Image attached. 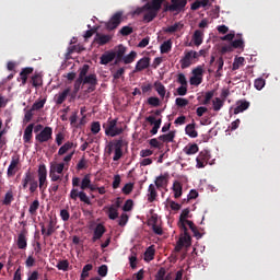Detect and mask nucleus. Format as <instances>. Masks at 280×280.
I'll use <instances>...</instances> for the list:
<instances>
[{
  "mask_svg": "<svg viewBox=\"0 0 280 280\" xmlns=\"http://www.w3.org/2000/svg\"><path fill=\"white\" fill-rule=\"evenodd\" d=\"M54 139V129L51 127H44V129L35 136L37 143H47Z\"/></svg>",
  "mask_w": 280,
  "mask_h": 280,
  "instance_id": "obj_6",
  "label": "nucleus"
},
{
  "mask_svg": "<svg viewBox=\"0 0 280 280\" xmlns=\"http://www.w3.org/2000/svg\"><path fill=\"white\" fill-rule=\"evenodd\" d=\"M58 270H63V272H67L69 270V260H60L57 264Z\"/></svg>",
  "mask_w": 280,
  "mask_h": 280,
  "instance_id": "obj_55",
  "label": "nucleus"
},
{
  "mask_svg": "<svg viewBox=\"0 0 280 280\" xmlns=\"http://www.w3.org/2000/svg\"><path fill=\"white\" fill-rule=\"evenodd\" d=\"M145 121H148L151 126L159 129V128H161V124L163 120L161 118L156 120V118L154 116H148L145 118Z\"/></svg>",
  "mask_w": 280,
  "mask_h": 280,
  "instance_id": "obj_41",
  "label": "nucleus"
},
{
  "mask_svg": "<svg viewBox=\"0 0 280 280\" xmlns=\"http://www.w3.org/2000/svg\"><path fill=\"white\" fill-rule=\"evenodd\" d=\"M83 84H97V75L96 74H90L88 77H84L82 79Z\"/></svg>",
  "mask_w": 280,
  "mask_h": 280,
  "instance_id": "obj_43",
  "label": "nucleus"
},
{
  "mask_svg": "<svg viewBox=\"0 0 280 280\" xmlns=\"http://www.w3.org/2000/svg\"><path fill=\"white\" fill-rule=\"evenodd\" d=\"M171 4L172 10L179 14V12H183L187 7V0H171Z\"/></svg>",
  "mask_w": 280,
  "mask_h": 280,
  "instance_id": "obj_18",
  "label": "nucleus"
},
{
  "mask_svg": "<svg viewBox=\"0 0 280 280\" xmlns=\"http://www.w3.org/2000/svg\"><path fill=\"white\" fill-rule=\"evenodd\" d=\"M209 5V0H196L191 7L190 10H200V8H207Z\"/></svg>",
  "mask_w": 280,
  "mask_h": 280,
  "instance_id": "obj_35",
  "label": "nucleus"
},
{
  "mask_svg": "<svg viewBox=\"0 0 280 280\" xmlns=\"http://www.w3.org/2000/svg\"><path fill=\"white\" fill-rule=\"evenodd\" d=\"M149 106H153L154 108L161 106V98L156 96H151L148 98Z\"/></svg>",
  "mask_w": 280,
  "mask_h": 280,
  "instance_id": "obj_48",
  "label": "nucleus"
},
{
  "mask_svg": "<svg viewBox=\"0 0 280 280\" xmlns=\"http://www.w3.org/2000/svg\"><path fill=\"white\" fill-rule=\"evenodd\" d=\"M13 201H14V192H12V190L7 191L4 199L2 201V205H4L5 207H10V205H12Z\"/></svg>",
  "mask_w": 280,
  "mask_h": 280,
  "instance_id": "obj_38",
  "label": "nucleus"
},
{
  "mask_svg": "<svg viewBox=\"0 0 280 280\" xmlns=\"http://www.w3.org/2000/svg\"><path fill=\"white\" fill-rule=\"evenodd\" d=\"M106 137H119L124 135V129L117 126V119H108L107 124L103 125Z\"/></svg>",
  "mask_w": 280,
  "mask_h": 280,
  "instance_id": "obj_2",
  "label": "nucleus"
},
{
  "mask_svg": "<svg viewBox=\"0 0 280 280\" xmlns=\"http://www.w3.org/2000/svg\"><path fill=\"white\" fill-rule=\"evenodd\" d=\"M184 54V57L179 60V65L182 69H188V67L194 65V61L196 62L198 60V51L189 50L185 51Z\"/></svg>",
  "mask_w": 280,
  "mask_h": 280,
  "instance_id": "obj_4",
  "label": "nucleus"
},
{
  "mask_svg": "<svg viewBox=\"0 0 280 280\" xmlns=\"http://www.w3.org/2000/svg\"><path fill=\"white\" fill-rule=\"evenodd\" d=\"M232 45V49H244V39L238 38V39H234L231 43Z\"/></svg>",
  "mask_w": 280,
  "mask_h": 280,
  "instance_id": "obj_49",
  "label": "nucleus"
},
{
  "mask_svg": "<svg viewBox=\"0 0 280 280\" xmlns=\"http://www.w3.org/2000/svg\"><path fill=\"white\" fill-rule=\"evenodd\" d=\"M47 103V98H43L40 101H36L31 107L32 110H40V108H45V104Z\"/></svg>",
  "mask_w": 280,
  "mask_h": 280,
  "instance_id": "obj_44",
  "label": "nucleus"
},
{
  "mask_svg": "<svg viewBox=\"0 0 280 280\" xmlns=\"http://www.w3.org/2000/svg\"><path fill=\"white\" fill-rule=\"evenodd\" d=\"M21 163V155L14 154L11 158V163L7 171L8 178H12V176H16V172H19V165Z\"/></svg>",
  "mask_w": 280,
  "mask_h": 280,
  "instance_id": "obj_8",
  "label": "nucleus"
},
{
  "mask_svg": "<svg viewBox=\"0 0 280 280\" xmlns=\"http://www.w3.org/2000/svg\"><path fill=\"white\" fill-rule=\"evenodd\" d=\"M104 233H106V226L104 224L98 223L93 232L92 242H97V240H102L104 237Z\"/></svg>",
  "mask_w": 280,
  "mask_h": 280,
  "instance_id": "obj_16",
  "label": "nucleus"
},
{
  "mask_svg": "<svg viewBox=\"0 0 280 280\" xmlns=\"http://www.w3.org/2000/svg\"><path fill=\"white\" fill-rule=\"evenodd\" d=\"M179 229L183 231L184 235L179 237L178 242H182L183 246L189 248L191 246V236L187 232V225L179 224Z\"/></svg>",
  "mask_w": 280,
  "mask_h": 280,
  "instance_id": "obj_14",
  "label": "nucleus"
},
{
  "mask_svg": "<svg viewBox=\"0 0 280 280\" xmlns=\"http://www.w3.org/2000/svg\"><path fill=\"white\" fill-rule=\"evenodd\" d=\"M135 188V185H132V183L126 184L122 187V194H125L126 196H128L129 194L132 192V189Z\"/></svg>",
  "mask_w": 280,
  "mask_h": 280,
  "instance_id": "obj_64",
  "label": "nucleus"
},
{
  "mask_svg": "<svg viewBox=\"0 0 280 280\" xmlns=\"http://www.w3.org/2000/svg\"><path fill=\"white\" fill-rule=\"evenodd\" d=\"M185 132L191 139H196V137H198V131H196V125L195 124L187 125L186 128H185Z\"/></svg>",
  "mask_w": 280,
  "mask_h": 280,
  "instance_id": "obj_29",
  "label": "nucleus"
},
{
  "mask_svg": "<svg viewBox=\"0 0 280 280\" xmlns=\"http://www.w3.org/2000/svg\"><path fill=\"white\" fill-rule=\"evenodd\" d=\"M94 43H97V45H101V46L106 45L107 43H110V36L96 33Z\"/></svg>",
  "mask_w": 280,
  "mask_h": 280,
  "instance_id": "obj_25",
  "label": "nucleus"
},
{
  "mask_svg": "<svg viewBox=\"0 0 280 280\" xmlns=\"http://www.w3.org/2000/svg\"><path fill=\"white\" fill-rule=\"evenodd\" d=\"M155 253L156 252L154 250V247H148L147 250L144 252V261H152V259H154Z\"/></svg>",
  "mask_w": 280,
  "mask_h": 280,
  "instance_id": "obj_42",
  "label": "nucleus"
},
{
  "mask_svg": "<svg viewBox=\"0 0 280 280\" xmlns=\"http://www.w3.org/2000/svg\"><path fill=\"white\" fill-rule=\"evenodd\" d=\"M187 218H189V208H186L182 211L179 217V225L185 224V222L187 221Z\"/></svg>",
  "mask_w": 280,
  "mask_h": 280,
  "instance_id": "obj_54",
  "label": "nucleus"
},
{
  "mask_svg": "<svg viewBox=\"0 0 280 280\" xmlns=\"http://www.w3.org/2000/svg\"><path fill=\"white\" fill-rule=\"evenodd\" d=\"M148 202H154L156 200V196L159 194L156 192V187H154V184H151L148 188Z\"/></svg>",
  "mask_w": 280,
  "mask_h": 280,
  "instance_id": "obj_27",
  "label": "nucleus"
},
{
  "mask_svg": "<svg viewBox=\"0 0 280 280\" xmlns=\"http://www.w3.org/2000/svg\"><path fill=\"white\" fill-rule=\"evenodd\" d=\"M175 104H176V106H178V108H185V106L189 105V100L183 98V97H177L175 100Z\"/></svg>",
  "mask_w": 280,
  "mask_h": 280,
  "instance_id": "obj_51",
  "label": "nucleus"
},
{
  "mask_svg": "<svg viewBox=\"0 0 280 280\" xmlns=\"http://www.w3.org/2000/svg\"><path fill=\"white\" fill-rule=\"evenodd\" d=\"M34 137V124H30L23 135V141L24 143H32V139Z\"/></svg>",
  "mask_w": 280,
  "mask_h": 280,
  "instance_id": "obj_20",
  "label": "nucleus"
},
{
  "mask_svg": "<svg viewBox=\"0 0 280 280\" xmlns=\"http://www.w3.org/2000/svg\"><path fill=\"white\" fill-rule=\"evenodd\" d=\"M254 86L257 91H261L266 86V80L258 78L254 81Z\"/></svg>",
  "mask_w": 280,
  "mask_h": 280,
  "instance_id": "obj_50",
  "label": "nucleus"
},
{
  "mask_svg": "<svg viewBox=\"0 0 280 280\" xmlns=\"http://www.w3.org/2000/svg\"><path fill=\"white\" fill-rule=\"evenodd\" d=\"M40 208V201H38V199H35L31 205H30V208H28V213L31 215H36L38 209Z\"/></svg>",
  "mask_w": 280,
  "mask_h": 280,
  "instance_id": "obj_37",
  "label": "nucleus"
},
{
  "mask_svg": "<svg viewBox=\"0 0 280 280\" xmlns=\"http://www.w3.org/2000/svg\"><path fill=\"white\" fill-rule=\"evenodd\" d=\"M37 176L39 180V190L43 194L45 189H47V166L45 164L38 166Z\"/></svg>",
  "mask_w": 280,
  "mask_h": 280,
  "instance_id": "obj_7",
  "label": "nucleus"
},
{
  "mask_svg": "<svg viewBox=\"0 0 280 280\" xmlns=\"http://www.w3.org/2000/svg\"><path fill=\"white\" fill-rule=\"evenodd\" d=\"M132 32H135V30L132 28V26H122L119 31V34L121 36H130V34H132Z\"/></svg>",
  "mask_w": 280,
  "mask_h": 280,
  "instance_id": "obj_53",
  "label": "nucleus"
},
{
  "mask_svg": "<svg viewBox=\"0 0 280 280\" xmlns=\"http://www.w3.org/2000/svg\"><path fill=\"white\" fill-rule=\"evenodd\" d=\"M60 218L63 222H69V218H71L69 210H67V209L60 210Z\"/></svg>",
  "mask_w": 280,
  "mask_h": 280,
  "instance_id": "obj_61",
  "label": "nucleus"
},
{
  "mask_svg": "<svg viewBox=\"0 0 280 280\" xmlns=\"http://www.w3.org/2000/svg\"><path fill=\"white\" fill-rule=\"evenodd\" d=\"M107 215L109 220H117L119 218V211L115 206H110L107 210Z\"/></svg>",
  "mask_w": 280,
  "mask_h": 280,
  "instance_id": "obj_39",
  "label": "nucleus"
},
{
  "mask_svg": "<svg viewBox=\"0 0 280 280\" xmlns=\"http://www.w3.org/2000/svg\"><path fill=\"white\" fill-rule=\"evenodd\" d=\"M224 106V100L220 98V97H215L212 101V108L214 110V113H219V110H222Z\"/></svg>",
  "mask_w": 280,
  "mask_h": 280,
  "instance_id": "obj_31",
  "label": "nucleus"
},
{
  "mask_svg": "<svg viewBox=\"0 0 280 280\" xmlns=\"http://www.w3.org/2000/svg\"><path fill=\"white\" fill-rule=\"evenodd\" d=\"M50 171L57 173V174H62L65 172V163H59L50 167Z\"/></svg>",
  "mask_w": 280,
  "mask_h": 280,
  "instance_id": "obj_56",
  "label": "nucleus"
},
{
  "mask_svg": "<svg viewBox=\"0 0 280 280\" xmlns=\"http://www.w3.org/2000/svg\"><path fill=\"white\" fill-rule=\"evenodd\" d=\"M163 3H165V0H151L143 5V10H151V12L159 14L161 8H163Z\"/></svg>",
  "mask_w": 280,
  "mask_h": 280,
  "instance_id": "obj_13",
  "label": "nucleus"
},
{
  "mask_svg": "<svg viewBox=\"0 0 280 280\" xmlns=\"http://www.w3.org/2000/svg\"><path fill=\"white\" fill-rule=\"evenodd\" d=\"M211 159V154H209V151L203 150L201 151L198 156L196 158V167L198 170H202V167H207V164L209 163V160Z\"/></svg>",
  "mask_w": 280,
  "mask_h": 280,
  "instance_id": "obj_10",
  "label": "nucleus"
},
{
  "mask_svg": "<svg viewBox=\"0 0 280 280\" xmlns=\"http://www.w3.org/2000/svg\"><path fill=\"white\" fill-rule=\"evenodd\" d=\"M198 150H200V148H198V144L196 143H189L184 148V152L185 154H187L188 156H191L192 154H197Z\"/></svg>",
  "mask_w": 280,
  "mask_h": 280,
  "instance_id": "obj_28",
  "label": "nucleus"
},
{
  "mask_svg": "<svg viewBox=\"0 0 280 280\" xmlns=\"http://www.w3.org/2000/svg\"><path fill=\"white\" fill-rule=\"evenodd\" d=\"M72 148H78V145H75L73 142L71 141H67L65 144H62L60 148H59V151H58V155L59 156H63V154H67L69 152V150H72Z\"/></svg>",
  "mask_w": 280,
  "mask_h": 280,
  "instance_id": "obj_24",
  "label": "nucleus"
},
{
  "mask_svg": "<svg viewBox=\"0 0 280 280\" xmlns=\"http://www.w3.org/2000/svg\"><path fill=\"white\" fill-rule=\"evenodd\" d=\"M149 11L148 13H145L143 15V21H147V23H152V20L159 15V13L151 11V10H147Z\"/></svg>",
  "mask_w": 280,
  "mask_h": 280,
  "instance_id": "obj_46",
  "label": "nucleus"
},
{
  "mask_svg": "<svg viewBox=\"0 0 280 280\" xmlns=\"http://www.w3.org/2000/svg\"><path fill=\"white\" fill-rule=\"evenodd\" d=\"M132 207H135V202L132 199H128L122 207V211H132Z\"/></svg>",
  "mask_w": 280,
  "mask_h": 280,
  "instance_id": "obj_63",
  "label": "nucleus"
},
{
  "mask_svg": "<svg viewBox=\"0 0 280 280\" xmlns=\"http://www.w3.org/2000/svg\"><path fill=\"white\" fill-rule=\"evenodd\" d=\"M31 84L35 89H38V86H43V77L39 73L34 74L31 78Z\"/></svg>",
  "mask_w": 280,
  "mask_h": 280,
  "instance_id": "obj_33",
  "label": "nucleus"
},
{
  "mask_svg": "<svg viewBox=\"0 0 280 280\" xmlns=\"http://www.w3.org/2000/svg\"><path fill=\"white\" fill-rule=\"evenodd\" d=\"M192 43L196 45V47H200V45H202V31H195L192 35Z\"/></svg>",
  "mask_w": 280,
  "mask_h": 280,
  "instance_id": "obj_32",
  "label": "nucleus"
},
{
  "mask_svg": "<svg viewBox=\"0 0 280 280\" xmlns=\"http://www.w3.org/2000/svg\"><path fill=\"white\" fill-rule=\"evenodd\" d=\"M250 107V103L248 101H237L236 107L234 108V115H240V113H244V110H248Z\"/></svg>",
  "mask_w": 280,
  "mask_h": 280,
  "instance_id": "obj_21",
  "label": "nucleus"
},
{
  "mask_svg": "<svg viewBox=\"0 0 280 280\" xmlns=\"http://www.w3.org/2000/svg\"><path fill=\"white\" fill-rule=\"evenodd\" d=\"M158 95H160V97L162 100H165V95L167 93V90L165 89V85H163V83L161 81H155L153 84Z\"/></svg>",
  "mask_w": 280,
  "mask_h": 280,
  "instance_id": "obj_23",
  "label": "nucleus"
},
{
  "mask_svg": "<svg viewBox=\"0 0 280 280\" xmlns=\"http://www.w3.org/2000/svg\"><path fill=\"white\" fill-rule=\"evenodd\" d=\"M91 270H93V265L92 264H88L83 267L82 269V273H81V279L80 280H85L86 277H89V272H91Z\"/></svg>",
  "mask_w": 280,
  "mask_h": 280,
  "instance_id": "obj_45",
  "label": "nucleus"
},
{
  "mask_svg": "<svg viewBox=\"0 0 280 280\" xmlns=\"http://www.w3.org/2000/svg\"><path fill=\"white\" fill-rule=\"evenodd\" d=\"M115 60V51L107 50L101 56V65H109V62H113Z\"/></svg>",
  "mask_w": 280,
  "mask_h": 280,
  "instance_id": "obj_22",
  "label": "nucleus"
},
{
  "mask_svg": "<svg viewBox=\"0 0 280 280\" xmlns=\"http://www.w3.org/2000/svg\"><path fill=\"white\" fill-rule=\"evenodd\" d=\"M148 67H150V57H143L137 61L133 73L143 71V70L148 69Z\"/></svg>",
  "mask_w": 280,
  "mask_h": 280,
  "instance_id": "obj_17",
  "label": "nucleus"
},
{
  "mask_svg": "<svg viewBox=\"0 0 280 280\" xmlns=\"http://www.w3.org/2000/svg\"><path fill=\"white\" fill-rule=\"evenodd\" d=\"M191 86H200L202 84V77H195L192 75L189 80Z\"/></svg>",
  "mask_w": 280,
  "mask_h": 280,
  "instance_id": "obj_58",
  "label": "nucleus"
},
{
  "mask_svg": "<svg viewBox=\"0 0 280 280\" xmlns=\"http://www.w3.org/2000/svg\"><path fill=\"white\" fill-rule=\"evenodd\" d=\"M172 189L174 191V198L178 199L180 196H183V184H180V182L175 180Z\"/></svg>",
  "mask_w": 280,
  "mask_h": 280,
  "instance_id": "obj_26",
  "label": "nucleus"
},
{
  "mask_svg": "<svg viewBox=\"0 0 280 280\" xmlns=\"http://www.w3.org/2000/svg\"><path fill=\"white\" fill-rule=\"evenodd\" d=\"M115 62L114 65H119L124 57L126 56V47L124 45H119L117 48H115Z\"/></svg>",
  "mask_w": 280,
  "mask_h": 280,
  "instance_id": "obj_19",
  "label": "nucleus"
},
{
  "mask_svg": "<svg viewBox=\"0 0 280 280\" xmlns=\"http://www.w3.org/2000/svg\"><path fill=\"white\" fill-rule=\"evenodd\" d=\"M16 246L19 250H25L27 248V230L23 229L18 234Z\"/></svg>",
  "mask_w": 280,
  "mask_h": 280,
  "instance_id": "obj_12",
  "label": "nucleus"
},
{
  "mask_svg": "<svg viewBox=\"0 0 280 280\" xmlns=\"http://www.w3.org/2000/svg\"><path fill=\"white\" fill-rule=\"evenodd\" d=\"M135 60H137V51L132 50L129 55L122 57L121 62H124V65H132Z\"/></svg>",
  "mask_w": 280,
  "mask_h": 280,
  "instance_id": "obj_34",
  "label": "nucleus"
},
{
  "mask_svg": "<svg viewBox=\"0 0 280 280\" xmlns=\"http://www.w3.org/2000/svg\"><path fill=\"white\" fill-rule=\"evenodd\" d=\"M71 95V88H66L63 91L57 93L54 96V102L57 106H60L61 104H65L67 102V98Z\"/></svg>",
  "mask_w": 280,
  "mask_h": 280,
  "instance_id": "obj_11",
  "label": "nucleus"
},
{
  "mask_svg": "<svg viewBox=\"0 0 280 280\" xmlns=\"http://www.w3.org/2000/svg\"><path fill=\"white\" fill-rule=\"evenodd\" d=\"M86 73H89V65H84L79 73V81L82 82V79L86 78Z\"/></svg>",
  "mask_w": 280,
  "mask_h": 280,
  "instance_id": "obj_60",
  "label": "nucleus"
},
{
  "mask_svg": "<svg viewBox=\"0 0 280 280\" xmlns=\"http://www.w3.org/2000/svg\"><path fill=\"white\" fill-rule=\"evenodd\" d=\"M109 143H110L112 148L114 149L113 161H119V159H121V156H124L122 148H124V145H126V140H124V138L120 137L119 139H115L113 141H110Z\"/></svg>",
  "mask_w": 280,
  "mask_h": 280,
  "instance_id": "obj_3",
  "label": "nucleus"
},
{
  "mask_svg": "<svg viewBox=\"0 0 280 280\" xmlns=\"http://www.w3.org/2000/svg\"><path fill=\"white\" fill-rule=\"evenodd\" d=\"M23 180H25L28 185H31V183H34L36 180V177L34 176V173L30 172V170H28L24 174Z\"/></svg>",
  "mask_w": 280,
  "mask_h": 280,
  "instance_id": "obj_52",
  "label": "nucleus"
},
{
  "mask_svg": "<svg viewBox=\"0 0 280 280\" xmlns=\"http://www.w3.org/2000/svg\"><path fill=\"white\" fill-rule=\"evenodd\" d=\"M121 16H124V12H116L105 24L106 30H108L109 32H113V30H117V27L121 25Z\"/></svg>",
  "mask_w": 280,
  "mask_h": 280,
  "instance_id": "obj_9",
  "label": "nucleus"
},
{
  "mask_svg": "<svg viewBox=\"0 0 280 280\" xmlns=\"http://www.w3.org/2000/svg\"><path fill=\"white\" fill-rule=\"evenodd\" d=\"M161 54H170L172 51V39L163 42L160 46Z\"/></svg>",
  "mask_w": 280,
  "mask_h": 280,
  "instance_id": "obj_36",
  "label": "nucleus"
},
{
  "mask_svg": "<svg viewBox=\"0 0 280 280\" xmlns=\"http://www.w3.org/2000/svg\"><path fill=\"white\" fill-rule=\"evenodd\" d=\"M215 66L218 67L217 73L220 75V71L224 68V58L219 57L215 61Z\"/></svg>",
  "mask_w": 280,
  "mask_h": 280,
  "instance_id": "obj_62",
  "label": "nucleus"
},
{
  "mask_svg": "<svg viewBox=\"0 0 280 280\" xmlns=\"http://www.w3.org/2000/svg\"><path fill=\"white\" fill-rule=\"evenodd\" d=\"M184 25L180 22H176L175 24L165 28L167 34H174V32H178V30H183Z\"/></svg>",
  "mask_w": 280,
  "mask_h": 280,
  "instance_id": "obj_40",
  "label": "nucleus"
},
{
  "mask_svg": "<svg viewBox=\"0 0 280 280\" xmlns=\"http://www.w3.org/2000/svg\"><path fill=\"white\" fill-rule=\"evenodd\" d=\"M176 137V131H170L166 135H162L159 137L160 141H163L164 143H172L174 141V138Z\"/></svg>",
  "mask_w": 280,
  "mask_h": 280,
  "instance_id": "obj_30",
  "label": "nucleus"
},
{
  "mask_svg": "<svg viewBox=\"0 0 280 280\" xmlns=\"http://www.w3.org/2000/svg\"><path fill=\"white\" fill-rule=\"evenodd\" d=\"M100 130H102V125L100 124V121H94L91 125V132L93 135H97L100 133Z\"/></svg>",
  "mask_w": 280,
  "mask_h": 280,
  "instance_id": "obj_57",
  "label": "nucleus"
},
{
  "mask_svg": "<svg viewBox=\"0 0 280 280\" xmlns=\"http://www.w3.org/2000/svg\"><path fill=\"white\" fill-rule=\"evenodd\" d=\"M243 65H244V57L235 58L232 65V70L237 71V69H240V67H243Z\"/></svg>",
  "mask_w": 280,
  "mask_h": 280,
  "instance_id": "obj_47",
  "label": "nucleus"
},
{
  "mask_svg": "<svg viewBox=\"0 0 280 280\" xmlns=\"http://www.w3.org/2000/svg\"><path fill=\"white\" fill-rule=\"evenodd\" d=\"M58 224V221L54 219V217H49L47 228L45 226V223H39V226L42 229V235L44 236V240H47V237H51L54 233H56V225Z\"/></svg>",
  "mask_w": 280,
  "mask_h": 280,
  "instance_id": "obj_5",
  "label": "nucleus"
},
{
  "mask_svg": "<svg viewBox=\"0 0 280 280\" xmlns=\"http://www.w3.org/2000/svg\"><path fill=\"white\" fill-rule=\"evenodd\" d=\"M170 183V173H164L155 178V187L158 189H164Z\"/></svg>",
  "mask_w": 280,
  "mask_h": 280,
  "instance_id": "obj_15",
  "label": "nucleus"
},
{
  "mask_svg": "<svg viewBox=\"0 0 280 280\" xmlns=\"http://www.w3.org/2000/svg\"><path fill=\"white\" fill-rule=\"evenodd\" d=\"M213 95H215L214 91L206 92L205 100H203V105L205 106H207V104H210L211 100H213Z\"/></svg>",
  "mask_w": 280,
  "mask_h": 280,
  "instance_id": "obj_59",
  "label": "nucleus"
},
{
  "mask_svg": "<svg viewBox=\"0 0 280 280\" xmlns=\"http://www.w3.org/2000/svg\"><path fill=\"white\" fill-rule=\"evenodd\" d=\"M91 187V175L86 174L82 179L80 177L72 178V189L70 191L69 198L71 200L80 199L84 205H91V199L86 195V189Z\"/></svg>",
  "mask_w": 280,
  "mask_h": 280,
  "instance_id": "obj_1",
  "label": "nucleus"
}]
</instances>
